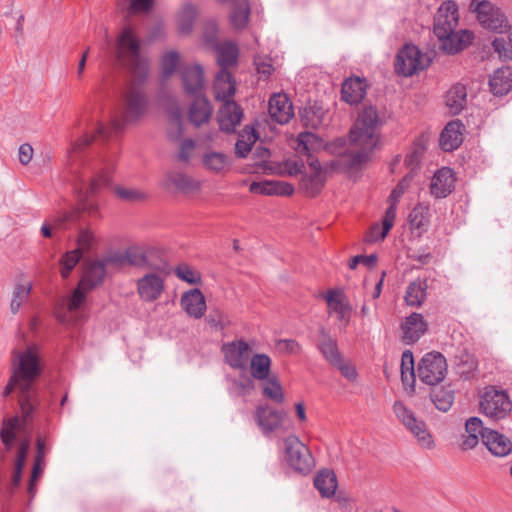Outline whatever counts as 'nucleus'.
<instances>
[{"instance_id": "nucleus-1", "label": "nucleus", "mask_w": 512, "mask_h": 512, "mask_svg": "<svg viewBox=\"0 0 512 512\" xmlns=\"http://www.w3.org/2000/svg\"><path fill=\"white\" fill-rule=\"evenodd\" d=\"M40 371L36 345H29L25 351L15 353L13 374L3 391V397H7L15 388L19 390V404L25 422L31 419L39 404L34 382Z\"/></svg>"}, {"instance_id": "nucleus-2", "label": "nucleus", "mask_w": 512, "mask_h": 512, "mask_svg": "<svg viewBox=\"0 0 512 512\" xmlns=\"http://www.w3.org/2000/svg\"><path fill=\"white\" fill-rule=\"evenodd\" d=\"M381 120L376 108L364 107L350 130V142L353 149L342 154L339 164L345 169L360 168L369 160L370 153L379 144V127Z\"/></svg>"}, {"instance_id": "nucleus-3", "label": "nucleus", "mask_w": 512, "mask_h": 512, "mask_svg": "<svg viewBox=\"0 0 512 512\" xmlns=\"http://www.w3.org/2000/svg\"><path fill=\"white\" fill-rule=\"evenodd\" d=\"M147 106L145 93L137 87H131L125 94L121 115L113 117L109 126L97 123L92 133L84 134L75 143L74 149L87 147L96 137L109 139L114 133L122 131L126 124L138 121L146 113Z\"/></svg>"}, {"instance_id": "nucleus-4", "label": "nucleus", "mask_w": 512, "mask_h": 512, "mask_svg": "<svg viewBox=\"0 0 512 512\" xmlns=\"http://www.w3.org/2000/svg\"><path fill=\"white\" fill-rule=\"evenodd\" d=\"M110 178L108 173L103 172L90 180L89 184L84 179H79L74 185V190L78 198L79 209L73 211H60L52 215L49 220L55 231L67 230L76 223L80 216V210L89 216L98 215V205L90 198L98 191L101 185H108Z\"/></svg>"}, {"instance_id": "nucleus-5", "label": "nucleus", "mask_w": 512, "mask_h": 512, "mask_svg": "<svg viewBox=\"0 0 512 512\" xmlns=\"http://www.w3.org/2000/svg\"><path fill=\"white\" fill-rule=\"evenodd\" d=\"M20 421L17 417L5 420L0 432L1 440L6 451H11L17 447L14 461V470L11 479V489L19 486L22 479V471L26 463L28 451L30 449V439L19 435Z\"/></svg>"}, {"instance_id": "nucleus-6", "label": "nucleus", "mask_w": 512, "mask_h": 512, "mask_svg": "<svg viewBox=\"0 0 512 512\" xmlns=\"http://www.w3.org/2000/svg\"><path fill=\"white\" fill-rule=\"evenodd\" d=\"M116 57L136 78L142 80L148 71V62L140 53V41L130 27H125L117 38Z\"/></svg>"}, {"instance_id": "nucleus-7", "label": "nucleus", "mask_w": 512, "mask_h": 512, "mask_svg": "<svg viewBox=\"0 0 512 512\" xmlns=\"http://www.w3.org/2000/svg\"><path fill=\"white\" fill-rule=\"evenodd\" d=\"M393 412L399 422L417 439L420 447L428 450L435 447L433 436L428 431L425 422L417 418L402 401L394 402Z\"/></svg>"}, {"instance_id": "nucleus-8", "label": "nucleus", "mask_w": 512, "mask_h": 512, "mask_svg": "<svg viewBox=\"0 0 512 512\" xmlns=\"http://www.w3.org/2000/svg\"><path fill=\"white\" fill-rule=\"evenodd\" d=\"M479 404L482 413L493 419H503L512 410V402L507 393L492 386L484 389Z\"/></svg>"}, {"instance_id": "nucleus-9", "label": "nucleus", "mask_w": 512, "mask_h": 512, "mask_svg": "<svg viewBox=\"0 0 512 512\" xmlns=\"http://www.w3.org/2000/svg\"><path fill=\"white\" fill-rule=\"evenodd\" d=\"M429 62V57L423 54L417 46L407 44L396 55L395 71L401 76H412L428 67Z\"/></svg>"}, {"instance_id": "nucleus-10", "label": "nucleus", "mask_w": 512, "mask_h": 512, "mask_svg": "<svg viewBox=\"0 0 512 512\" xmlns=\"http://www.w3.org/2000/svg\"><path fill=\"white\" fill-rule=\"evenodd\" d=\"M470 9L476 13L477 20L485 29L502 33L508 27L506 16L489 1L472 0Z\"/></svg>"}, {"instance_id": "nucleus-11", "label": "nucleus", "mask_w": 512, "mask_h": 512, "mask_svg": "<svg viewBox=\"0 0 512 512\" xmlns=\"http://www.w3.org/2000/svg\"><path fill=\"white\" fill-rule=\"evenodd\" d=\"M417 374L427 385L433 386L442 382L447 374L445 357L439 352L425 354L418 363Z\"/></svg>"}, {"instance_id": "nucleus-12", "label": "nucleus", "mask_w": 512, "mask_h": 512, "mask_svg": "<svg viewBox=\"0 0 512 512\" xmlns=\"http://www.w3.org/2000/svg\"><path fill=\"white\" fill-rule=\"evenodd\" d=\"M286 460L290 467L299 473L306 474L314 466V459L309 448L295 435L284 440Z\"/></svg>"}, {"instance_id": "nucleus-13", "label": "nucleus", "mask_w": 512, "mask_h": 512, "mask_svg": "<svg viewBox=\"0 0 512 512\" xmlns=\"http://www.w3.org/2000/svg\"><path fill=\"white\" fill-rule=\"evenodd\" d=\"M224 361L232 369L246 371L252 357V347L245 340L239 339L224 343L221 347Z\"/></svg>"}, {"instance_id": "nucleus-14", "label": "nucleus", "mask_w": 512, "mask_h": 512, "mask_svg": "<svg viewBox=\"0 0 512 512\" xmlns=\"http://www.w3.org/2000/svg\"><path fill=\"white\" fill-rule=\"evenodd\" d=\"M458 7L454 1L444 2L438 9L434 20V34L436 37H447V33L458 26Z\"/></svg>"}, {"instance_id": "nucleus-15", "label": "nucleus", "mask_w": 512, "mask_h": 512, "mask_svg": "<svg viewBox=\"0 0 512 512\" xmlns=\"http://www.w3.org/2000/svg\"><path fill=\"white\" fill-rule=\"evenodd\" d=\"M166 273L167 267L164 264V271L147 273L137 281V291L143 301L153 302L161 296L164 290V277L161 274Z\"/></svg>"}, {"instance_id": "nucleus-16", "label": "nucleus", "mask_w": 512, "mask_h": 512, "mask_svg": "<svg viewBox=\"0 0 512 512\" xmlns=\"http://www.w3.org/2000/svg\"><path fill=\"white\" fill-rule=\"evenodd\" d=\"M180 76L185 93L197 96L205 87L204 71L199 64H183L180 67Z\"/></svg>"}, {"instance_id": "nucleus-17", "label": "nucleus", "mask_w": 512, "mask_h": 512, "mask_svg": "<svg viewBox=\"0 0 512 512\" xmlns=\"http://www.w3.org/2000/svg\"><path fill=\"white\" fill-rule=\"evenodd\" d=\"M325 300L327 302L328 312L335 313L338 321L346 327L350 321L352 308L347 302L343 291L339 289L328 290L325 295Z\"/></svg>"}, {"instance_id": "nucleus-18", "label": "nucleus", "mask_w": 512, "mask_h": 512, "mask_svg": "<svg viewBox=\"0 0 512 512\" xmlns=\"http://www.w3.org/2000/svg\"><path fill=\"white\" fill-rule=\"evenodd\" d=\"M455 187V177L452 169L443 167L435 172L430 183V193L436 199L445 198Z\"/></svg>"}, {"instance_id": "nucleus-19", "label": "nucleus", "mask_w": 512, "mask_h": 512, "mask_svg": "<svg viewBox=\"0 0 512 512\" xmlns=\"http://www.w3.org/2000/svg\"><path fill=\"white\" fill-rule=\"evenodd\" d=\"M243 117L241 107L235 101H225L218 111V123L222 131L234 132Z\"/></svg>"}, {"instance_id": "nucleus-20", "label": "nucleus", "mask_w": 512, "mask_h": 512, "mask_svg": "<svg viewBox=\"0 0 512 512\" xmlns=\"http://www.w3.org/2000/svg\"><path fill=\"white\" fill-rule=\"evenodd\" d=\"M268 112L271 118L279 124H286L293 117V107L288 96L276 93L269 99Z\"/></svg>"}, {"instance_id": "nucleus-21", "label": "nucleus", "mask_w": 512, "mask_h": 512, "mask_svg": "<svg viewBox=\"0 0 512 512\" xmlns=\"http://www.w3.org/2000/svg\"><path fill=\"white\" fill-rule=\"evenodd\" d=\"M285 414L270 408L269 406H258L255 412V419L262 432L267 435L277 430L283 421Z\"/></svg>"}, {"instance_id": "nucleus-22", "label": "nucleus", "mask_w": 512, "mask_h": 512, "mask_svg": "<svg viewBox=\"0 0 512 512\" xmlns=\"http://www.w3.org/2000/svg\"><path fill=\"white\" fill-rule=\"evenodd\" d=\"M482 442L496 457H505L512 451L511 440L496 430H488L482 435Z\"/></svg>"}, {"instance_id": "nucleus-23", "label": "nucleus", "mask_w": 512, "mask_h": 512, "mask_svg": "<svg viewBox=\"0 0 512 512\" xmlns=\"http://www.w3.org/2000/svg\"><path fill=\"white\" fill-rule=\"evenodd\" d=\"M318 333L319 341L317 343V349L330 365L337 364L343 357L339 350L337 340L333 338L324 327H321Z\"/></svg>"}, {"instance_id": "nucleus-24", "label": "nucleus", "mask_w": 512, "mask_h": 512, "mask_svg": "<svg viewBox=\"0 0 512 512\" xmlns=\"http://www.w3.org/2000/svg\"><path fill=\"white\" fill-rule=\"evenodd\" d=\"M236 85L231 73L226 69H220L217 73L213 91L215 98L224 103L225 101H233L232 97L235 94Z\"/></svg>"}, {"instance_id": "nucleus-25", "label": "nucleus", "mask_w": 512, "mask_h": 512, "mask_svg": "<svg viewBox=\"0 0 512 512\" xmlns=\"http://www.w3.org/2000/svg\"><path fill=\"white\" fill-rule=\"evenodd\" d=\"M184 311L195 319L201 318L206 311V301L202 292L195 288L185 292L181 297Z\"/></svg>"}, {"instance_id": "nucleus-26", "label": "nucleus", "mask_w": 512, "mask_h": 512, "mask_svg": "<svg viewBox=\"0 0 512 512\" xmlns=\"http://www.w3.org/2000/svg\"><path fill=\"white\" fill-rule=\"evenodd\" d=\"M403 340L406 344H413L426 332L427 323L419 313H412L402 324Z\"/></svg>"}, {"instance_id": "nucleus-27", "label": "nucleus", "mask_w": 512, "mask_h": 512, "mask_svg": "<svg viewBox=\"0 0 512 512\" xmlns=\"http://www.w3.org/2000/svg\"><path fill=\"white\" fill-rule=\"evenodd\" d=\"M437 38L441 43L440 48L443 51L449 54H455L471 43L473 34L467 30H460L458 32L453 30L450 33H447V37Z\"/></svg>"}, {"instance_id": "nucleus-28", "label": "nucleus", "mask_w": 512, "mask_h": 512, "mask_svg": "<svg viewBox=\"0 0 512 512\" xmlns=\"http://www.w3.org/2000/svg\"><path fill=\"white\" fill-rule=\"evenodd\" d=\"M463 125L459 120L449 122L440 134L439 145L444 151H453L462 143Z\"/></svg>"}, {"instance_id": "nucleus-29", "label": "nucleus", "mask_w": 512, "mask_h": 512, "mask_svg": "<svg viewBox=\"0 0 512 512\" xmlns=\"http://www.w3.org/2000/svg\"><path fill=\"white\" fill-rule=\"evenodd\" d=\"M194 100L189 108V120L196 127L207 123L212 115V107L206 97L201 94L193 96Z\"/></svg>"}, {"instance_id": "nucleus-30", "label": "nucleus", "mask_w": 512, "mask_h": 512, "mask_svg": "<svg viewBox=\"0 0 512 512\" xmlns=\"http://www.w3.org/2000/svg\"><path fill=\"white\" fill-rule=\"evenodd\" d=\"M489 429L483 426V422L478 417H471L466 420L465 431L466 435L463 436L461 443L462 450H471L479 443V438L485 434Z\"/></svg>"}, {"instance_id": "nucleus-31", "label": "nucleus", "mask_w": 512, "mask_h": 512, "mask_svg": "<svg viewBox=\"0 0 512 512\" xmlns=\"http://www.w3.org/2000/svg\"><path fill=\"white\" fill-rule=\"evenodd\" d=\"M106 275V264L103 260H97L89 263L84 271L79 284L91 291L100 285Z\"/></svg>"}, {"instance_id": "nucleus-32", "label": "nucleus", "mask_w": 512, "mask_h": 512, "mask_svg": "<svg viewBox=\"0 0 512 512\" xmlns=\"http://www.w3.org/2000/svg\"><path fill=\"white\" fill-rule=\"evenodd\" d=\"M127 265L138 268H147L152 271H164V263H152L149 252L141 247H129L126 249Z\"/></svg>"}, {"instance_id": "nucleus-33", "label": "nucleus", "mask_w": 512, "mask_h": 512, "mask_svg": "<svg viewBox=\"0 0 512 512\" xmlns=\"http://www.w3.org/2000/svg\"><path fill=\"white\" fill-rule=\"evenodd\" d=\"M250 191L261 195L290 196L294 192V187L280 181L253 182L250 185Z\"/></svg>"}, {"instance_id": "nucleus-34", "label": "nucleus", "mask_w": 512, "mask_h": 512, "mask_svg": "<svg viewBox=\"0 0 512 512\" xmlns=\"http://www.w3.org/2000/svg\"><path fill=\"white\" fill-rule=\"evenodd\" d=\"M489 86L496 96L507 94L512 88V68L502 67L494 71L490 76Z\"/></svg>"}, {"instance_id": "nucleus-35", "label": "nucleus", "mask_w": 512, "mask_h": 512, "mask_svg": "<svg viewBox=\"0 0 512 512\" xmlns=\"http://www.w3.org/2000/svg\"><path fill=\"white\" fill-rule=\"evenodd\" d=\"M365 83L360 78H350L342 84V100L351 105L358 104L365 96Z\"/></svg>"}, {"instance_id": "nucleus-36", "label": "nucleus", "mask_w": 512, "mask_h": 512, "mask_svg": "<svg viewBox=\"0 0 512 512\" xmlns=\"http://www.w3.org/2000/svg\"><path fill=\"white\" fill-rule=\"evenodd\" d=\"M250 17V4L248 0H232L229 22L236 30L244 29Z\"/></svg>"}, {"instance_id": "nucleus-37", "label": "nucleus", "mask_w": 512, "mask_h": 512, "mask_svg": "<svg viewBox=\"0 0 512 512\" xmlns=\"http://www.w3.org/2000/svg\"><path fill=\"white\" fill-rule=\"evenodd\" d=\"M323 147V140L312 132H301L295 150L299 156L315 153Z\"/></svg>"}, {"instance_id": "nucleus-38", "label": "nucleus", "mask_w": 512, "mask_h": 512, "mask_svg": "<svg viewBox=\"0 0 512 512\" xmlns=\"http://www.w3.org/2000/svg\"><path fill=\"white\" fill-rule=\"evenodd\" d=\"M248 364L251 376L254 379L263 381L269 378L271 359L267 354L257 353L252 355Z\"/></svg>"}, {"instance_id": "nucleus-39", "label": "nucleus", "mask_w": 512, "mask_h": 512, "mask_svg": "<svg viewBox=\"0 0 512 512\" xmlns=\"http://www.w3.org/2000/svg\"><path fill=\"white\" fill-rule=\"evenodd\" d=\"M214 48L216 49L217 62L221 69L228 70V67L237 63L238 47L235 43H218Z\"/></svg>"}, {"instance_id": "nucleus-40", "label": "nucleus", "mask_w": 512, "mask_h": 512, "mask_svg": "<svg viewBox=\"0 0 512 512\" xmlns=\"http://www.w3.org/2000/svg\"><path fill=\"white\" fill-rule=\"evenodd\" d=\"M314 486L323 497H331L337 488V479L333 471L325 469L317 473Z\"/></svg>"}, {"instance_id": "nucleus-41", "label": "nucleus", "mask_w": 512, "mask_h": 512, "mask_svg": "<svg viewBox=\"0 0 512 512\" xmlns=\"http://www.w3.org/2000/svg\"><path fill=\"white\" fill-rule=\"evenodd\" d=\"M467 91L462 84L454 85L446 95V105L452 114H459L466 104Z\"/></svg>"}, {"instance_id": "nucleus-42", "label": "nucleus", "mask_w": 512, "mask_h": 512, "mask_svg": "<svg viewBox=\"0 0 512 512\" xmlns=\"http://www.w3.org/2000/svg\"><path fill=\"white\" fill-rule=\"evenodd\" d=\"M258 139V135L256 131L246 126L243 131L239 134L238 139L235 144V154L239 158H245L249 152L253 144Z\"/></svg>"}, {"instance_id": "nucleus-43", "label": "nucleus", "mask_w": 512, "mask_h": 512, "mask_svg": "<svg viewBox=\"0 0 512 512\" xmlns=\"http://www.w3.org/2000/svg\"><path fill=\"white\" fill-rule=\"evenodd\" d=\"M197 16V9L191 3H185L178 13L177 24L182 34H189L192 31Z\"/></svg>"}, {"instance_id": "nucleus-44", "label": "nucleus", "mask_w": 512, "mask_h": 512, "mask_svg": "<svg viewBox=\"0 0 512 512\" xmlns=\"http://www.w3.org/2000/svg\"><path fill=\"white\" fill-rule=\"evenodd\" d=\"M430 398L439 411L447 412L454 402V392L448 387H440L431 392Z\"/></svg>"}, {"instance_id": "nucleus-45", "label": "nucleus", "mask_w": 512, "mask_h": 512, "mask_svg": "<svg viewBox=\"0 0 512 512\" xmlns=\"http://www.w3.org/2000/svg\"><path fill=\"white\" fill-rule=\"evenodd\" d=\"M325 178L322 173H311L303 175L300 181V188L311 197L316 196L324 186Z\"/></svg>"}, {"instance_id": "nucleus-46", "label": "nucleus", "mask_w": 512, "mask_h": 512, "mask_svg": "<svg viewBox=\"0 0 512 512\" xmlns=\"http://www.w3.org/2000/svg\"><path fill=\"white\" fill-rule=\"evenodd\" d=\"M429 207L425 204L416 205L409 214V223L413 229L424 230L428 225Z\"/></svg>"}, {"instance_id": "nucleus-47", "label": "nucleus", "mask_w": 512, "mask_h": 512, "mask_svg": "<svg viewBox=\"0 0 512 512\" xmlns=\"http://www.w3.org/2000/svg\"><path fill=\"white\" fill-rule=\"evenodd\" d=\"M426 296V285L421 281L409 284L405 294V301L410 306H420Z\"/></svg>"}, {"instance_id": "nucleus-48", "label": "nucleus", "mask_w": 512, "mask_h": 512, "mask_svg": "<svg viewBox=\"0 0 512 512\" xmlns=\"http://www.w3.org/2000/svg\"><path fill=\"white\" fill-rule=\"evenodd\" d=\"M165 186H173L179 191H189L194 188V181L186 174L179 172H169L166 175Z\"/></svg>"}, {"instance_id": "nucleus-49", "label": "nucleus", "mask_w": 512, "mask_h": 512, "mask_svg": "<svg viewBox=\"0 0 512 512\" xmlns=\"http://www.w3.org/2000/svg\"><path fill=\"white\" fill-rule=\"evenodd\" d=\"M426 147L422 141H416L411 150L407 153L405 157V165L410 170L409 173L413 175V172L419 168L421 159L424 155Z\"/></svg>"}, {"instance_id": "nucleus-50", "label": "nucleus", "mask_w": 512, "mask_h": 512, "mask_svg": "<svg viewBox=\"0 0 512 512\" xmlns=\"http://www.w3.org/2000/svg\"><path fill=\"white\" fill-rule=\"evenodd\" d=\"M205 167L214 172H221L229 166L227 155L219 152H210L203 157Z\"/></svg>"}, {"instance_id": "nucleus-51", "label": "nucleus", "mask_w": 512, "mask_h": 512, "mask_svg": "<svg viewBox=\"0 0 512 512\" xmlns=\"http://www.w3.org/2000/svg\"><path fill=\"white\" fill-rule=\"evenodd\" d=\"M83 253L80 249H74L72 251L66 252L62 258L60 259L61 265V276L63 278H67L70 275V272L74 269V267L78 264L82 257Z\"/></svg>"}, {"instance_id": "nucleus-52", "label": "nucleus", "mask_w": 512, "mask_h": 512, "mask_svg": "<svg viewBox=\"0 0 512 512\" xmlns=\"http://www.w3.org/2000/svg\"><path fill=\"white\" fill-rule=\"evenodd\" d=\"M32 290V284L28 283L27 285L24 284H17L13 291V297L10 303V309L13 314L18 313L20 310V307L23 302H25Z\"/></svg>"}, {"instance_id": "nucleus-53", "label": "nucleus", "mask_w": 512, "mask_h": 512, "mask_svg": "<svg viewBox=\"0 0 512 512\" xmlns=\"http://www.w3.org/2000/svg\"><path fill=\"white\" fill-rule=\"evenodd\" d=\"M90 291H86V288L82 285L78 284L76 289L73 291L72 296L67 300L66 303V309L69 314H72L74 312H77L82 309L85 300L86 295Z\"/></svg>"}, {"instance_id": "nucleus-54", "label": "nucleus", "mask_w": 512, "mask_h": 512, "mask_svg": "<svg viewBox=\"0 0 512 512\" xmlns=\"http://www.w3.org/2000/svg\"><path fill=\"white\" fill-rule=\"evenodd\" d=\"M179 65V54L176 51L165 53L161 60L162 78H170L177 70Z\"/></svg>"}, {"instance_id": "nucleus-55", "label": "nucleus", "mask_w": 512, "mask_h": 512, "mask_svg": "<svg viewBox=\"0 0 512 512\" xmlns=\"http://www.w3.org/2000/svg\"><path fill=\"white\" fill-rule=\"evenodd\" d=\"M170 124L172 126L168 131V135L171 139H178L182 134V111L175 105L172 106L169 111Z\"/></svg>"}, {"instance_id": "nucleus-56", "label": "nucleus", "mask_w": 512, "mask_h": 512, "mask_svg": "<svg viewBox=\"0 0 512 512\" xmlns=\"http://www.w3.org/2000/svg\"><path fill=\"white\" fill-rule=\"evenodd\" d=\"M492 47L500 58L512 60V27L509 29L508 40L495 38Z\"/></svg>"}, {"instance_id": "nucleus-57", "label": "nucleus", "mask_w": 512, "mask_h": 512, "mask_svg": "<svg viewBox=\"0 0 512 512\" xmlns=\"http://www.w3.org/2000/svg\"><path fill=\"white\" fill-rule=\"evenodd\" d=\"M114 192L118 198L127 202H141L147 199V194L136 188L118 186Z\"/></svg>"}, {"instance_id": "nucleus-58", "label": "nucleus", "mask_w": 512, "mask_h": 512, "mask_svg": "<svg viewBox=\"0 0 512 512\" xmlns=\"http://www.w3.org/2000/svg\"><path fill=\"white\" fill-rule=\"evenodd\" d=\"M267 380V383L265 384L264 388H263V394L278 402V403H282L284 401V395H283V392H282V387L280 385V383L278 382L277 378L275 376L273 377H269Z\"/></svg>"}, {"instance_id": "nucleus-59", "label": "nucleus", "mask_w": 512, "mask_h": 512, "mask_svg": "<svg viewBox=\"0 0 512 512\" xmlns=\"http://www.w3.org/2000/svg\"><path fill=\"white\" fill-rule=\"evenodd\" d=\"M175 274L179 279L189 284H198L201 281L200 274L187 265H179L175 270Z\"/></svg>"}, {"instance_id": "nucleus-60", "label": "nucleus", "mask_w": 512, "mask_h": 512, "mask_svg": "<svg viewBox=\"0 0 512 512\" xmlns=\"http://www.w3.org/2000/svg\"><path fill=\"white\" fill-rule=\"evenodd\" d=\"M305 170V165L302 159L290 158L282 163L283 173L289 176L302 175Z\"/></svg>"}, {"instance_id": "nucleus-61", "label": "nucleus", "mask_w": 512, "mask_h": 512, "mask_svg": "<svg viewBox=\"0 0 512 512\" xmlns=\"http://www.w3.org/2000/svg\"><path fill=\"white\" fill-rule=\"evenodd\" d=\"M95 243L94 233L88 228H82L77 237V248L82 253L89 250Z\"/></svg>"}, {"instance_id": "nucleus-62", "label": "nucleus", "mask_w": 512, "mask_h": 512, "mask_svg": "<svg viewBox=\"0 0 512 512\" xmlns=\"http://www.w3.org/2000/svg\"><path fill=\"white\" fill-rule=\"evenodd\" d=\"M254 64L260 78L263 77L264 79H267L274 71L272 60L269 57L257 56L254 58Z\"/></svg>"}, {"instance_id": "nucleus-63", "label": "nucleus", "mask_w": 512, "mask_h": 512, "mask_svg": "<svg viewBox=\"0 0 512 512\" xmlns=\"http://www.w3.org/2000/svg\"><path fill=\"white\" fill-rule=\"evenodd\" d=\"M332 366L337 368L341 375L348 381L355 382L357 380L358 373L356 367L349 361H346L344 357H342L337 364Z\"/></svg>"}, {"instance_id": "nucleus-64", "label": "nucleus", "mask_w": 512, "mask_h": 512, "mask_svg": "<svg viewBox=\"0 0 512 512\" xmlns=\"http://www.w3.org/2000/svg\"><path fill=\"white\" fill-rule=\"evenodd\" d=\"M397 202L389 201V207L386 211L385 218L382 223V232L380 237L385 238L390 229L393 227L396 217Z\"/></svg>"}]
</instances>
